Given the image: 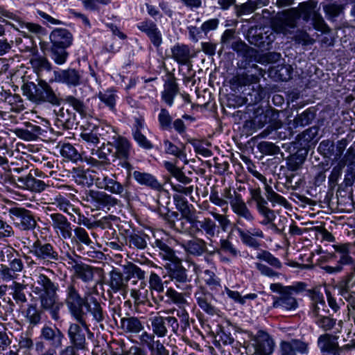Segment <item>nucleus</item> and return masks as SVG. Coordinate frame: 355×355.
<instances>
[{"label":"nucleus","mask_w":355,"mask_h":355,"mask_svg":"<svg viewBox=\"0 0 355 355\" xmlns=\"http://www.w3.org/2000/svg\"><path fill=\"white\" fill-rule=\"evenodd\" d=\"M177 268L170 271V277L175 282L178 288L189 293L191 289V286L189 284V279L187 275L186 269L180 266H176Z\"/></svg>","instance_id":"nucleus-25"},{"label":"nucleus","mask_w":355,"mask_h":355,"mask_svg":"<svg viewBox=\"0 0 355 355\" xmlns=\"http://www.w3.org/2000/svg\"><path fill=\"white\" fill-rule=\"evenodd\" d=\"M51 225L55 232L63 239H69L72 236L71 223L61 214H52Z\"/></svg>","instance_id":"nucleus-15"},{"label":"nucleus","mask_w":355,"mask_h":355,"mask_svg":"<svg viewBox=\"0 0 355 355\" xmlns=\"http://www.w3.org/2000/svg\"><path fill=\"white\" fill-rule=\"evenodd\" d=\"M30 63L38 76L43 71H50L52 69L51 63L43 55H33L30 60Z\"/></svg>","instance_id":"nucleus-39"},{"label":"nucleus","mask_w":355,"mask_h":355,"mask_svg":"<svg viewBox=\"0 0 355 355\" xmlns=\"http://www.w3.org/2000/svg\"><path fill=\"white\" fill-rule=\"evenodd\" d=\"M67 48L60 47L51 45L50 51L51 54V59L57 64H63L66 62L69 56V53L67 51Z\"/></svg>","instance_id":"nucleus-45"},{"label":"nucleus","mask_w":355,"mask_h":355,"mask_svg":"<svg viewBox=\"0 0 355 355\" xmlns=\"http://www.w3.org/2000/svg\"><path fill=\"white\" fill-rule=\"evenodd\" d=\"M166 296L171 300V301L178 305L180 308H184L188 305V302L182 293H178L173 288H168L166 292Z\"/></svg>","instance_id":"nucleus-48"},{"label":"nucleus","mask_w":355,"mask_h":355,"mask_svg":"<svg viewBox=\"0 0 355 355\" xmlns=\"http://www.w3.org/2000/svg\"><path fill=\"white\" fill-rule=\"evenodd\" d=\"M74 275L84 282H89L94 279L93 268L89 265L80 263L75 266Z\"/></svg>","instance_id":"nucleus-42"},{"label":"nucleus","mask_w":355,"mask_h":355,"mask_svg":"<svg viewBox=\"0 0 355 355\" xmlns=\"http://www.w3.org/2000/svg\"><path fill=\"white\" fill-rule=\"evenodd\" d=\"M112 139L113 141L110 144L111 148L114 147L115 148L114 156L118 159L124 160L125 163L123 166L126 167L128 170H130L132 166L126 162L129 159L132 151L130 142L125 137L121 136H114Z\"/></svg>","instance_id":"nucleus-12"},{"label":"nucleus","mask_w":355,"mask_h":355,"mask_svg":"<svg viewBox=\"0 0 355 355\" xmlns=\"http://www.w3.org/2000/svg\"><path fill=\"white\" fill-rule=\"evenodd\" d=\"M137 28L148 35L150 42L155 47H159L162 44V33L153 21L145 20L139 24Z\"/></svg>","instance_id":"nucleus-21"},{"label":"nucleus","mask_w":355,"mask_h":355,"mask_svg":"<svg viewBox=\"0 0 355 355\" xmlns=\"http://www.w3.org/2000/svg\"><path fill=\"white\" fill-rule=\"evenodd\" d=\"M173 200L175 207L181 213V217L177 219V224L180 225V230H183L182 220L185 219L187 221L192 220V218L196 215L195 211L191 209L192 205H189L187 199L180 194H174Z\"/></svg>","instance_id":"nucleus-17"},{"label":"nucleus","mask_w":355,"mask_h":355,"mask_svg":"<svg viewBox=\"0 0 355 355\" xmlns=\"http://www.w3.org/2000/svg\"><path fill=\"white\" fill-rule=\"evenodd\" d=\"M164 146L166 153L173 155L178 158H185L186 154L184 150L179 148L168 139L164 141Z\"/></svg>","instance_id":"nucleus-57"},{"label":"nucleus","mask_w":355,"mask_h":355,"mask_svg":"<svg viewBox=\"0 0 355 355\" xmlns=\"http://www.w3.org/2000/svg\"><path fill=\"white\" fill-rule=\"evenodd\" d=\"M171 58L180 65L188 64L193 57L192 50L184 44H176L171 49Z\"/></svg>","instance_id":"nucleus-22"},{"label":"nucleus","mask_w":355,"mask_h":355,"mask_svg":"<svg viewBox=\"0 0 355 355\" xmlns=\"http://www.w3.org/2000/svg\"><path fill=\"white\" fill-rule=\"evenodd\" d=\"M281 355L306 354L309 353V343L300 339L283 340L279 345Z\"/></svg>","instance_id":"nucleus-13"},{"label":"nucleus","mask_w":355,"mask_h":355,"mask_svg":"<svg viewBox=\"0 0 355 355\" xmlns=\"http://www.w3.org/2000/svg\"><path fill=\"white\" fill-rule=\"evenodd\" d=\"M236 230L243 244L254 249L259 248L261 244L257 239H262L264 238V234L260 228L253 227L244 230L239 227Z\"/></svg>","instance_id":"nucleus-16"},{"label":"nucleus","mask_w":355,"mask_h":355,"mask_svg":"<svg viewBox=\"0 0 355 355\" xmlns=\"http://www.w3.org/2000/svg\"><path fill=\"white\" fill-rule=\"evenodd\" d=\"M9 214L14 223L23 230H32L36 226V221L31 212L24 208H10Z\"/></svg>","instance_id":"nucleus-9"},{"label":"nucleus","mask_w":355,"mask_h":355,"mask_svg":"<svg viewBox=\"0 0 355 355\" xmlns=\"http://www.w3.org/2000/svg\"><path fill=\"white\" fill-rule=\"evenodd\" d=\"M305 284L297 283L294 286H284L281 284H271L270 288L272 291L279 293V297H274L272 306L286 311L295 310L297 306L296 299L292 296L294 293H298L304 290Z\"/></svg>","instance_id":"nucleus-3"},{"label":"nucleus","mask_w":355,"mask_h":355,"mask_svg":"<svg viewBox=\"0 0 355 355\" xmlns=\"http://www.w3.org/2000/svg\"><path fill=\"white\" fill-rule=\"evenodd\" d=\"M154 246L159 249V254L162 259L173 263L175 266H179L182 264V259L176 254L175 252L171 247L159 239L155 240Z\"/></svg>","instance_id":"nucleus-26"},{"label":"nucleus","mask_w":355,"mask_h":355,"mask_svg":"<svg viewBox=\"0 0 355 355\" xmlns=\"http://www.w3.org/2000/svg\"><path fill=\"white\" fill-rule=\"evenodd\" d=\"M71 342L78 349H84L85 346V336L78 324H71L68 331Z\"/></svg>","instance_id":"nucleus-35"},{"label":"nucleus","mask_w":355,"mask_h":355,"mask_svg":"<svg viewBox=\"0 0 355 355\" xmlns=\"http://www.w3.org/2000/svg\"><path fill=\"white\" fill-rule=\"evenodd\" d=\"M23 94L27 98L40 105L44 103H49L53 105H58L60 101L51 87L45 80L38 79L37 83L29 82L23 85Z\"/></svg>","instance_id":"nucleus-2"},{"label":"nucleus","mask_w":355,"mask_h":355,"mask_svg":"<svg viewBox=\"0 0 355 355\" xmlns=\"http://www.w3.org/2000/svg\"><path fill=\"white\" fill-rule=\"evenodd\" d=\"M26 318L32 325H37L40 322L41 313L35 306L30 305L26 310Z\"/></svg>","instance_id":"nucleus-61"},{"label":"nucleus","mask_w":355,"mask_h":355,"mask_svg":"<svg viewBox=\"0 0 355 355\" xmlns=\"http://www.w3.org/2000/svg\"><path fill=\"white\" fill-rule=\"evenodd\" d=\"M152 331L158 338H164L171 331L174 334H178L180 324L178 319L173 316L164 317L159 313L149 318Z\"/></svg>","instance_id":"nucleus-7"},{"label":"nucleus","mask_w":355,"mask_h":355,"mask_svg":"<svg viewBox=\"0 0 355 355\" xmlns=\"http://www.w3.org/2000/svg\"><path fill=\"white\" fill-rule=\"evenodd\" d=\"M121 324L122 329L126 332L137 334L144 329L141 322L135 317L122 318Z\"/></svg>","instance_id":"nucleus-43"},{"label":"nucleus","mask_w":355,"mask_h":355,"mask_svg":"<svg viewBox=\"0 0 355 355\" xmlns=\"http://www.w3.org/2000/svg\"><path fill=\"white\" fill-rule=\"evenodd\" d=\"M112 151V149L111 148L110 141H108V143L106 145L103 144V146L101 148L97 150H92V155L96 156L98 159H99L100 161H98L97 159L91 157L88 162L94 166H97L100 163H107L109 161L107 157L108 155L111 153Z\"/></svg>","instance_id":"nucleus-38"},{"label":"nucleus","mask_w":355,"mask_h":355,"mask_svg":"<svg viewBox=\"0 0 355 355\" xmlns=\"http://www.w3.org/2000/svg\"><path fill=\"white\" fill-rule=\"evenodd\" d=\"M295 26V17L288 11L277 13L272 21V27L275 31L284 35L287 34L288 28H294Z\"/></svg>","instance_id":"nucleus-19"},{"label":"nucleus","mask_w":355,"mask_h":355,"mask_svg":"<svg viewBox=\"0 0 355 355\" xmlns=\"http://www.w3.org/2000/svg\"><path fill=\"white\" fill-rule=\"evenodd\" d=\"M333 248L339 255L338 263L343 265L354 264V261L351 256L352 245L350 243H339L334 245Z\"/></svg>","instance_id":"nucleus-33"},{"label":"nucleus","mask_w":355,"mask_h":355,"mask_svg":"<svg viewBox=\"0 0 355 355\" xmlns=\"http://www.w3.org/2000/svg\"><path fill=\"white\" fill-rule=\"evenodd\" d=\"M87 206L92 210H110L117 205L119 200L105 191L90 189L85 193L83 197Z\"/></svg>","instance_id":"nucleus-6"},{"label":"nucleus","mask_w":355,"mask_h":355,"mask_svg":"<svg viewBox=\"0 0 355 355\" xmlns=\"http://www.w3.org/2000/svg\"><path fill=\"white\" fill-rule=\"evenodd\" d=\"M54 74L55 80L57 82L73 86H76L80 84V75L79 72L74 69L54 71Z\"/></svg>","instance_id":"nucleus-29"},{"label":"nucleus","mask_w":355,"mask_h":355,"mask_svg":"<svg viewBox=\"0 0 355 355\" xmlns=\"http://www.w3.org/2000/svg\"><path fill=\"white\" fill-rule=\"evenodd\" d=\"M278 113L272 112H266L263 116H260V121L262 120V118L264 119V123H267V118H270L272 120H269L270 126L274 130H277L282 126V123L280 120L277 119Z\"/></svg>","instance_id":"nucleus-60"},{"label":"nucleus","mask_w":355,"mask_h":355,"mask_svg":"<svg viewBox=\"0 0 355 355\" xmlns=\"http://www.w3.org/2000/svg\"><path fill=\"white\" fill-rule=\"evenodd\" d=\"M29 253L39 262L52 263L58 260V253L53 245L38 239L29 247Z\"/></svg>","instance_id":"nucleus-8"},{"label":"nucleus","mask_w":355,"mask_h":355,"mask_svg":"<svg viewBox=\"0 0 355 355\" xmlns=\"http://www.w3.org/2000/svg\"><path fill=\"white\" fill-rule=\"evenodd\" d=\"M84 306H85L87 309V311L92 314L94 318L98 322L104 320L102 307L94 297L91 296L88 297L85 304H84Z\"/></svg>","instance_id":"nucleus-41"},{"label":"nucleus","mask_w":355,"mask_h":355,"mask_svg":"<svg viewBox=\"0 0 355 355\" xmlns=\"http://www.w3.org/2000/svg\"><path fill=\"white\" fill-rule=\"evenodd\" d=\"M87 298V295L84 297L81 296L73 282L67 284L65 291V304L71 315L86 329H88V327L83 308Z\"/></svg>","instance_id":"nucleus-4"},{"label":"nucleus","mask_w":355,"mask_h":355,"mask_svg":"<svg viewBox=\"0 0 355 355\" xmlns=\"http://www.w3.org/2000/svg\"><path fill=\"white\" fill-rule=\"evenodd\" d=\"M159 126L162 130H169L171 128L172 117L168 111L165 108H162L158 115Z\"/></svg>","instance_id":"nucleus-56"},{"label":"nucleus","mask_w":355,"mask_h":355,"mask_svg":"<svg viewBox=\"0 0 355 355\" xmlns=\"http://www.w3.org/2000/svg\"><path fill=\"white\" fill-rule=\"evenodd\" d=\"M5 99L10 105L13 106L12 108V110L20 112L24 109L23 101L19 95L9 94Z\"/></svg>","instance_id":"nucleus-58"},{"label":"nucleus","mask_w":355,"mask_h":355,"mask_svg":"<svg viewBox=\"0 0 355 355\" xmlns=\"http://www.w3.org/2000/svg\"><path fill=\"white\" fill-rule=\"evenodd\" d=\"M182 248L188 253L193 256H201L207 252V243L202 239H193L182 244Z\"/></svg>","instance_id":"nucleus-34"},{"label":"nucleus","mask_w":355,"mask_h":355,"mask_svg":"<svg viewBox=\"0 0 355 355\" xmlns=\"http://www.w3.org/2000/svg\"><path fill=\"white\" fill-rule=\"evenodd\" d=\"M60 153L64 157L71 160H76L79 157L76 148L70 144H63L60 150Z\"/></svg>","instance_id":"nucleus-64"},{"label":"nucleus","mask_w":355,"mask_h":355,"mask_svg":"<svg viewBox=\"0 0 355 355\" xmlns=\"http://www.w3.org/2000/svg\"><path fill=\"white\" fill-rule=\"evenodd\" d=\"M74 236L72 241L77 245L83 244L89 246L92 244V241L89 237L88 232L81 227H76L73 230Z\"/></svg>","instance_id":"nucleus-47"},{"label":"nucleus","mask_w":355,"mask_h":355,"mask_svg":"<svg viewBox=\"0 0 355 355\" xmlns=\"http://www.w3.org/2000/svg\"><path fill=\"white\" fill-rule=\"evenodd\" d=\"M64 101L71 106L73 110L78 112L81 116H86L87 114V107L83 101L73 96L65 97Z\"/></svg>","instance_id":"nucleus-50"},{"label":"nucleus","mask_w":355,"mask_h":355,"mask_svg":"<svg viewBox=\"0 0 355 355\" xmlns=\"http://www.w3.org/2000/svg\"><path fill=\"white\" fill-rule=\"evenodd\" d=\"M24 269V263L21 258L16 257L9 261V266L1 265L0 275L4 282L15 280Z\"/></svg>","instance_id":"nucleus-18"},{"label":"nucleus","mask_w":355,"mask_h":355,"mask_svg":"<svg viewBox=\"0 0 355 355\" xmlns=\"http://www.w3.org/2000/svg\"><path fill=\"white\" fill-rule=\"evenodd\" d=\"M100 101L107 106L110 110H113L115 107L116 94V91L111 88L100 92L98 94Z\"/></svg>","instance_id":"nucleus-44"},{"label":"nucleus","mask_w":355,"mask_h":355,"mask_svg":"<svg viewBox=\"0 0 355 355\" xmlns=\"http://www.w3.org/2000/svg\"><path fill=\"white\" fill-rule=\"evenodd\" d=\"M41 338L48 341L53 349L59 348L62 345V340L64 338V334L58 327L53 328L44 325L41 329Z\"/></svg>","instance_id":"nucleus-20"},{"label":"nucleus","mask_w":355,"mask_h":355,"mask_svg":"<svg viewBox=\"0 0 355 355\" xmlns=\"http://www.w3.org/2000/svg\"><path fill=\"white\" fill-rule=\"evenodd\" d=\"M50 40L51 45L60 47L68 48L73 42L71 33L64 28H56L50 34Z\"/></svg>","instance_id":"nucleus-24"},{"label":"nucleus","mask_w":355,"mask_h":355,"mask_svg":"<svg viewBox=\"0 0 355 355\" xmlns=\"http://www.w3.org/2000/svg\"><path fill=\"white\" fill-rule=\"evenodd\" d=\"M189 223L191 224V231L195 234L205 233L208 239H211L219 232L216 223L209 218L198 220L195 215L192 218V220H189Z\"/></svg>","instance_id":"nucleus-10"},{"label":"nucleus","mask_w":355,"mask_h":355,"mask_svg":"<svg viewBox=\"0 0 355 355\" xmlns=\"http://www.w3.org/2000/svg\"><path fill=\"white\" fill-rule=\"evenodd\" d=\"M95 185L99 189H103L108 192L123 196L125 191L124 187L117 181L115 175L96 176L95 178Z\"/></svg>","instance_id":"nucleus-11"},{"label":"nucleus","mask_w":355,"mask_h":355,"mask_svg":"<svg viewBox=\"0 0 355 355\" xmlns=\"http://www.w3.org/2000/svg\"><path fill=\"white\" fill-rule=\"evenodd\" d=\"M223 199L229 201L232 211L238 217L237 224H242L241 219L245 220L247 222H252L254 219L250 209L247 206L241 195L235 190H232L231 187H226L222 192Z\"/></svg>","instance_id":"nucleus-5"},{"label":"nucleus","mask_w":355,"mask_h":355,"mask_svg":"<svg viewBox=\"0 0 355 355\" xmlns=\"http://www.w3.org/2000/svg\"><path fill=\"white\" fill-rule=\"evenodd\" d=\"M178 91V85L173 78L168 79L164 84V89L162 97L163 100L168 105H172L173 99Z\"/></svg>","instance_id":"nucleus-40"},{"label":"nucleus","mask_w":355,"mask_h":355,"mask_svg":"<svg viewBox=\"0 0 355 355\" xmlns=\"http://www.w3.org/2000/svg\"><path fill=\"white\" fill-rule=\"evenodd\" d=\"M130 295L136 304H144L148 299V289L145 281H132Z\"/></svg>","instance_id":"nucleus-28"},{"label":"nucleus","mask_w":355,"mask_h":355,"mask_svg":"<svg viewBox=\"0 0 355 355\" xmlns=\"http://www.w3.org/2000/svg\"><path fill=\"white\" fill-rule=\"evenodd\" d=\"M127 270V278H128V281L131 278H137V281L141 282L144 281L145 279V272L142 270L139 266L135 264H130L126 268Z\"/></svg>","instance_id":"nucleus-55"},{"label":"nucleus","mask_w":355,"mask_h":355,"mask_svg":"<svg viewBox=\"0 0 355 355\" xmlns=\"http://www.w3.org/2000/svg\"><path fill=\"white\" fill-rule=\"evenodd\" d=\"M220 250L228 253L232 257H237L240 255L239 250L227 239H222L220 241Z\"/></svg>","instance_id":"nucleus-63"},{"label":"nucleus","mask_w":355,"mask_h":355,"mask_svg":"<svg viewBox=\"0 0 355 355\" xmlns=\"http://www.w3.org/2000/svg\"><path fill=\"white\" fill-rule=\"evenodd\" d=\"M36 282L40 286L35 288L34 293L39 295L41 309L49 311L52 318L58 320L59 311L62 307L57 294L58 286L44 274L37 276Z\"/></svg>","instance_id":"nucleus-1"},{"label":"nucleus","mask_w":355,"mask_h":355,"mask_svg":"<svg viewBox=\"0 0 355 355\" xmlns=\"http://www.w3.org/2000/svg\"><path fill=\"white\" fill-rule=\"evenodd\" d=\"M16 184L21 189L33 192H41L46 187V184L43 181L36 179L31 174L19 177L17 179Z\"/></svg>","instance_id":"nucleus-23"},{"label":"nucleus","mask_w":355,"mask_h":355,"mask_svg":"<svg viewBox=\"0 0 355 355\" xmlns=\"http://www.w3.org/2000/svg\"><path fill=\"white\" fill-rule=\"evenodd\" d=\"M128 278L117 270H112L110 272L109 286L114 293L126 292L128 288Z\"/></svg>","instance_id":"nucleus-31"},{"label":"nucleus","mask_w":355,"mask_h":355,"mask_svg":"<svg viewBox=\"0 0 355 355\" xmlns=\"http://www.w3.org/2000/svg\"><path fill=\"white\" fill-rule=\"evenodd\" d=\"M309 297L311 301L310 312L312 316L317 318L324 315L327 311L323 295L316 291H310Z\"/></svg>","instance_id":"nucleus-27"},{"label":"nucleus","mask_w":355,"mask_h":355,"mask_svg":"<svg viewBox=\"0 0 355 355\" xmlns=\"http://www.w3.org/2000/svg\"><path fill=\"white\" fill-rule=\"evenodd\" d=\"M263 184L266 200L269 201L272 207L278 205L285 208H288L290 206L287 200L284 196L276 193L272 189V187L267 183V181L266 182V184Z\"/></svg>","instance_id":"nucleus-37"},{"label":"nucleus","mask_w":355,"mask_h":355,"mask_svg":"<svg viewBox=\"0 0 355 355\" xmlns=\"http://www.w3.org/2000/svg\"><path fill=\"white\" fill-rule=\"evenodd\" d=\"M253 345L254 355H270L273 352L275 343L266 332L259 331Z\"/></svg>","instance_id":"nucleus-14"},{"label":"nucleus","mask_w":355,"mask_h":355,"mask_svg":"<svg viewBox=\"0 0 355 355\" xmlns=\"http://www.w3.org/2000/svg\"><path fill=\"white\" fill-rule=\"evenodd\" d=\"M133 177L141 184H145L156 191L162 190V185L152 175L139 171H135Z\"/></svg>","instance_id":"nucleus-36"},{"label":"nucleus","mask_w":355,"mask_h":355,"mask_svg":"<svg viewBox=\"0 0 355 355\" xmlns=\"http://www.w3.org/2000/svg\"><path fill=\"white\" fill-rule=\"evenodd\" d=\"M149 288L157 293L164 291V284L160 277L155 272H151L149 277Z\"/></svg>","instance_id":"nucleus-59"},{"label":"nucleus","mask_w":355,"mask_h":355,"mask_svg":"<svg viewBox=\"0 0 355 355\" xmlns=\"http://www.w3.org/2000/svg\"><path fill=\"white\" fill-rule=\"evenodd\" d=\"M148 235L145 234H132L130 236V245L134 246L138 249H145L147 246Z\"/></svg>","instance_id":"nucleus-52"},{"label":"nucleus","mask_w":355,"mask_h":355,"mask_svg":"<svg viewBox=\"0 0 355 355\" xmlns=\"http://www.w3.org/2000/svg\"><path fill=\"white\" fill-rule=\"evenodd\" d=\"M257 148L261 153L268 155H277L280 152L279 146L268 141H261L259 143Z\"/></svg>","instance_id":"nucleus-53"},{"label":"nucleus","mask_w":355,"mask_h":355,"mask_svg":"<svg viewBox=\"0 0 355 355\" xmlns=\"http://www.w3.org/2000/svg\"><path fill=\"white\" fill-rule=\"evenodd\" d=\"M337 345V343L335 342L333 337L328 334L321 335L318 340V345L322 353L332 349L333 347H336Z\"/></svg>","instance_id":"nucleus-49"},{"label":"nucleus","mask_w":355,"mask_h":355,"mask_svg":"<svg viewBox=\"0 0 355 355\" xmlns=\"http://www.w3.org/2000/svg\"><path fill=\"white\" fill-rule=\"evenodd\" d=\"M51 204L59 208L60 210L70 214L71 211L73 210V205L70 202L61 195H58L52 199Z\"/></svg>","instance_id":"nucleus-51"},{"label":"nucleus","mask_w":355,"mask_h":355,"mask_svg":"<svg viewBox=\"0 0 355 355\" xmlns=\"http://www.w3.org/2000/svg\"><path fill=\"white\" fill-rule=\"evenodd\" d=\"M26 288V284L15 280H12V283L8 285L9 294L17 304H24L27 302Z\"/></svg>","instance_id":"nucleus-30"},{"label":"nucleus","mask_w":355,"mask_h":355,"mask_svg":"<svg viewBox=\"0 0 355 355\" xmlns=\"http://www.w3.org/2000/svg\"><path fill=\"white\" fill-rule=\"evenodd\" d=\"M196 297L198 304L202 310L210 315L216 313L215 307L209 302L210 295L200 292L196 293Z\"/></svg>","instance_id":"nucleus-46"},{"label":"nucleus","mask_w":355,"mask_h":355,"mask_svg":"<svg viewBox=\"0 0 355 355\" xmlns=\"http://www.w3.org/2000/svg\"><path fill=\"white\" fill-rule=\"evenodd\" d=\"M95 172L90 170H84L81 168H76L73 170V178L75 182L83 186L89 187L95 183Z\"/></svg>","instance_id":"nucleus-32"},{"label":"nucleus","mask_w":355,"mask_h":355,"mask_svg":"<svg viewBox=\"0 0 355 355\" xmlns=\"http://www.w3.org/2000/svg\"><path fill=\"white\" fill-rule=\"evenodd\" d=\"M257 258L260 260H263L269 263L271 266L280 269L282 266L280 261L275 257L270 252L263 250L259 253Z\"/></svg>","instance_id":"nucleus-54"},{"label":"nucleus","mask_w":355,"mask_h":355,"mask_svg":"<svg viewBox=\"0 0 355 355\" xmlns=\"http://www.w3.org/2000/svg\"><path fill=\"white\" fill-rule=\"evenodd\" d=\"M250 198L256 203V208H258L265 204H268L266 199L263 198L261 190L259 187L250 188L249 189Z\"/></svg>","instance_id":"nucleus-62"}]
</instances>
